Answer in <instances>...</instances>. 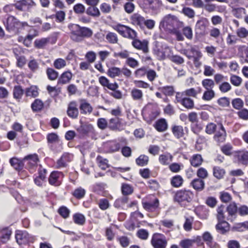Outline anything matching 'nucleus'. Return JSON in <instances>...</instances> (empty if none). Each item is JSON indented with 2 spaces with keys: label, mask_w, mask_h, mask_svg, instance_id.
<instances>
[{
  "label": "nucleus",
  "mask_w": 248,
  "mask_h": 248,
  "mask_svg": "<svg viewBox=\"0 0 248 248\" xmlns=\"http://www.w3.org/2000/svg\"><path fill=\"white\" fill-rule=\"evenodd\" d=\"M124 35V37L128 38L131 39H135L137 37V32L135 31L128 27Z\"/></svg>",
  "instance_id": "obj_62"
},
{
  "label": "nucleus",
  "mask_w": 248,
  "mask_h": 248,
  "mask_svg": "<svg viewBox=\"0 0 248 248\" xmlns=\"http://www.w3.org/2000/svg\"><path fill=\"white\" fill-rule=\"evenodd\" d=\"M232 13L237 18H241L246 14V9L243 7H232Z\"/></svg>",
  "instance_id": "obj_39"
},
{
  "label": "nucleus",
  "mask_w": 248,
  "mask_h": 248,
  "mask_svg": "<svg viewBox=\"0 0 248 248\" xmlns=\"http://www.w3.org/2000/svg\"><path fill=\"white\" fill-rule=\"evenodd\" d=\"M96 160L99 163V167L103 170H105L106 169L108 168V160L107 159L103 158L102 156L98 155L96 158Z\"/></svg>",
  "instance_id": "obj_56"
},
{
  "label": "nucleus",
  "mask_w": 248,
  "mask_h": 248,
  "mask_svg": "<svg viewBox=\"0 0 248 248\" xmlns=\"http://www.w3.org/2000/svg\"><path fill=\"white\" fill-rule=\"evenodd\" d=\"M155 126L158 131L163 132L167 129L168 124L165 119H160L156 121Z\"/></svg>",
  "instance_id": "obj_29"
},
{
  "label": "nucleus",
  "mask_w": 248,
  "mask_h": 248,
  "mask_svg": "<svg viewBox=\"0 0 248 248\" xmlns=\"http://www.w3.org/2000/svg\"><path fill=\"white\" fill-rule=\"evenodd\" d=\"M236 33L237 36L240 38H245L248 36V30L244 27L238 28Z\"/></svg>",
  "instance_id": "obj_64"
},
{
  "label": "nucleus",
  "mask_w": 248,
  "mask_h": 248,
  "mask_svg": "<svg viewBox=\"0 0 248 248\" xmlns=\"http://www.w3.org/2000/svg\"><path fill=\"white\" fill-rule=\"evenodd\" d=\"M239 39L234 35L229 34L226 38V43L228 46L235 45Z\"/></svg>",
  "instance_id": "obj_63"
},
{
  "label": "nucleus",
  "mask_w": 248,
  "mask_h": 248,
  "mask_svg": "<svg viewBox=\"0 0 248 248\" xmlns=\"http://www.w3.org/2000/svg\"><path fill=\"white\" fill-rule=\"evenodd\" d=\"M2 10L5 13L7 14L9 16H12V14L16 12V8L14 4H9L5 5Z\"/></svg>",
  "instance_id": "obj_50"
},
{
  "label": "nucleus",
  "mask_w": 248,
  "mask_h": 248,
  "mask_svg": "<svg viewBox=\"0 0 248 248\" xmlns=\"http://www.w3.org/2000/svg\"><path fill=\"white\" fill-rule=\"evenodd\" d=\"M122 74L120 68L115 66L111 67L108 68L107 71L108 75L111 78H114L116 77H119Z\"/></svg>",
  "instance_id": "obj_37"
},
{
  "label": "nucleus",
  "mask_w": 248,
  "mask_h": 248,
  "mask_svg": "<svg viewBox=\"0 0 248 248\" xmlns=\"http://www.w3.org/2000/svg\"><path fill=\"white\" fill-rule=\"evenodd\" d=\"M215 93L213 90H206L202 95V99L205 101H210L215 97Z\"/></svg>",
  "instance_id": "obj_58"
},
{
  "label": "nucleus",
  "mask_w": 248,
  "mask_h": 248,
  "mask_svg": "<svg viewBox=\"0 0 248 248\" xmlns=\"http://www.w3.org/2000/svg\"><path fill=\"white\" fill-rule=\"evenodd\" d=\"M85 193V190L81 187H79L72 192V195L77 199H81L84 197Z\"/></svg>",
  "instance_id": "obj_42"
},
{
  "label": "nucleus",
  "mask_w": 248,
  "mask_h": 248,
  "mask_svg": "<svg viewBox=\"0 0 248 248\" xmlns=\"http://www.w3.org/2000/svg\"><path fill=\"white\" fill-rule=\"evenodd\" d=\"M70 30V38L74 41L78 42L83 40V38H89L92 36L93 31L87 27H81L78 25L70 24L68 26Z\"/></svg>",
  "instance_id": "obj_2"
},
{
  "label": "nucleus",
  "mask_w": 248,
  "mask_h": 248,
  "mask_svg": "<svg viewBox=\"0 0 248 248\" xmlns=\"http://www.w3.org/2000/svg\"><path fill=\"white\" fill-rule=\"evenodd\" d=\"M230 82L234 86H239L242 82V79L241 77L235 75H232L230 77Z\"/></svg>",
  "instance_id": "obj_53"
},
{
  "label": "nucleus",
  "mask_w": 248,
  "mask_h": 248,
  "mask_svg": "<svg viewBox=\"0 0 248 248\" xmlns=\"http://www.w3.org/2000/svg\"><path fill=\"white\" fill-rule=\"evenodd\" d=\"M133 187L130 185L123 184L121 186V191L123 196H127L133 192Z\"/></svg>",
  "instance_id": "obj_41"
},
{
  "label": "nucleus",
  "mask_w": 248,
  "mask_h": 248,
  "mask_svg": "<svg viewBox=\"0 0 248 248\" xmlns=\"http://www.w3.org/2000/svg\"><path fill=\"white\" fill-rule=\"evenodd\" d=\"M151 200L142 202L144 208L148 211H152L156 209L159 205V201L154 196H151Z\"/></svg>",
  "instance_id": "obj_15"
},
{
  "label": "nucleus",
  "mask_w": 248,
  "mask_h": 248,
  "mask_svg": "<svg viewBox=\"0 0 248 248\" xmlns=\"http://www.w3.org/2000/svg\"><path fill=\"white\" fill-rule=\"evenodd\" d=\"M238 117L243 120H248V109L246 108H242L237 112Z\"/></svg>",
  "instance_id": "obj_60"
},
{
  "label": "nucleus",
  "mask_w": 248,
  "mask_h": 248,
  "mask_svg": "<svg viewBox=\"0 0 248 248\" xmlns=\"http://www.w3.org/2000/svg\"><path fill=\"white\" fill-rule=\"evenodd\" d=\"M176 100L186 108V92H178L176 94Z\"/></svg>",
  "instance_id": "obj_44"
},
{
  "label": "nucleus",
  "mask_w": 248,
  "mask_h": 248,
  "mask_svg": "<svg viewBox=\"0 0 248 248\" xmlns=\"http://www.w3.org/2000/svg\"><path fill=\"white\" fill-rule=\"evenodd\" d=\"M201 237L197 236L194 239H187V248H197L201 244Z\"/></svg>",
  "instance_id": "obj_36"
},
{
  "label": "nucleus",
  "mask_w": 248,
  "mask_h": 248,
  "mask_svg": "<svg viewBox=\"0 0 248 248\" xmlns=\"http://www.w3.org/2000/svg\"><path fill=\"white\" fill-rule=\"evenodd\" d=\"M235 158L237 162L243 165H248V151H238L235 152Z\"/></svg>",
  "instance_id": "obj_13"
},
{
  "label": "nucleus",
  "mask_w": 248,
  "mask_h": 248,
  "mask_svg": "<svg viewBox=\"0 0 248 248\" xmlns=\"http://www.w3.org/2000/svg\"><path fill=\"white\" fill-rule=\"evenodd\" d=\"M232 104L234 108L240 110L244 106L243 101L239 98L233 99L232 101Z\"/></svg>",
  "instance_id": "obj_54"
},
{
  "label": "nucleus",
  "mask_w": 248,
  "mask_h": 248,
  "mask_svg": "<svg viewBox=\"0 0 248 248\" xmlns=\"http://www.w3.org/2000/svg\"><path fill=\"white\" fill-rule=\"evenodd\" d=\"M73 159V155L69 153H64L57 161L58 168L65 167L67 163L70 162Z\"/></svg>",
  "instance_id": "obj_19"
},
{
  "label": "nucleus",
  "mask_w": 248,
  "mask_h": 248,
  "mask_svg": "<svg viewBox=\"0 0 248 248\" xmlns=\"http://www.w3.org/2000/svg\"><path fill=\"white\" fill-rule=\"evenodd\" d=\"M149 161V157L144 155H140L136 159V164L139 166H144L147 165Z\"/></svg>",
  "instance_id": "obj_43"
},
{
  "label": "nucleus",
  "mask_w": 248,
  "mask_h": 248,
  "mask_svg": "<svg viewBox=\"0 0 248 248\" xmlns=\"http://www.w3.org/2000/svg\"><path fill=\"white\" fill-rule=\"evenodd\" d=\"M202 238L211 248H219V246L213 241V237L209 232H205L202 235Z\"/></svg>",
  "instance_id": "obj_21"
},
{
  "label": "nucleus",
  "mask_w": 248,
  "mask_h": 248,
  "mask_svg": "<svg viewBox=\"0 0 248 248\" xmlns=\"http://www.w3.org/2000/svg\"><path fill=\"white\" fill-rule=\"evenodd\" d=\"M216 85H218V89L221 93H226L232 90L230 84L225 81V77L221 74H216L214 77Z\"/></svg>",
  "instance_id": "obj_3"
},
{
  "label": "nucleus",
  "mask_w": 248,
  "mask_h": 248,
  "mask_svg": "<svg viewBox=\"0 0 248 248\" xmlns=\"http://www.w3.org/2000/svg\"><path fill=\"white\" fill-rule=\"evenodd\" d=\"M172 131L173 135L177 138L182 137L184 134L183 127L179 125L174 126L172 129Z\"/></svg>",
  "instance_id": "obj_52"
},
{
  "label": "nucleus",
  "mask_w": 248,
  "mask_h": 248,
  "mask_svg": "<svg viewBox=\"0 0 248 248\" xmlns=\"http://www.w3.org/2000/svg\"><path fill=\"white\" fill-rule=\"evenodd\" d=\"M160 27L174 35L178 41L184 40V36H186V27L175 16L168 15L165 16L161 22Z\"/></svg>",
  "instance_id": "obj_1"
},
{
  "label": "nucleus",
  "mask_w": 248,
  "mask_h": 248,
  "mask_svg": "<svg viewBox=\"0 0 248 248\" xmlns=\"http://www.w3.org/2000/svg\"><path fill=\"white\" fill-rule=\"evenodd\" d=\"M10 163L12 167L17 170H21L24 164L23 159L20 160L16 157L11 158L10 159Z\"/></svg>",
  "instance_id": "obj_25"
},
{
  "label": "nucleus",
  "mask_w": 248,
  "mask_h": 248,
  "mask_svg": "<svg viewBox=\"0 0 248 248\" xmlns=\"http://www.w3.org/2000/svg\"><path fill=\"white\" fill-rule=\"evenodd\" d=\"M79 108L80 112L82 114H91L93 110V107L85 99L80 100Z\"/></svg>",
  "instance_id": "obj_18"
},
{
  "label": "nucleus",
  "mask_w": 248,
  "mask_h": 248,
  "mask_svg": "<svg viewBox=\"0 0 248 248\" xmlns=\"http://www.w3.org/2000/svg\"><path fill=\"white\" fill-rule=\"evenodd\" d=\"M172 156L169 153L162 154L159 155V161L161 164L167 165L172 161Z\"/></svg>",
  "instance_id": "obj_32"
},
{
  "label": "nucleus",
  "mask_w": 248,
  "mask_h": 248,
  "mask_svg": "<svg viewBox=\"0 0 248 248\" xmlns=\"http://www.w3.org/2000/svg\"><path fill=\"white\" fill-rule=\"evenodd\" d=\"M46 74L48 78L51 80H54L58 77V72L51 68H48L46 70Z\"/></svg>",
  "instance_id": "obj_59"
},
{
  "label": "nucleus",
  "mask_w": 248,
  "mask_h": 248,
  "mask_svg": "<svg viewBox=\"0 0 248 248\" xmlns=\"http://www.w3.org/2000/svg\"><path fill=\"white\" fill-rule=\"evenodd\" d=\"M225 174L226 171L223 168L219 166H214L213 168V175L217 179H223Z\"/></svg>",
  "instance_id": "obj_23"
},
{
  "label": "nucleus",
  "mask_w": 248,
  "mask_h": 248,
  "mask_svg": "<svg viewBox=\"0 0 248 248\" xmlns=\"http://www.w3.org/2000/svg\"><path fill=\"white\" fill-rule=\"evenodd\" d=\"M218 124L210 122L207 124L205 128V132L208 135L214 134L217 130Z\"/></svg>",
  "instance_id": "obj_38"
},
{
  "label": "nucleus",
  "mask_w": 248,
  "mask_h": 248,
  "mask_svg": "<svg viewBox=\"0 0 248 248\" xmlns=\"http://www.w3.org/2000/svg\"><path fill=\"white\" fill-rule=\"evenodd\" d=\"M72 78V74L70 71H67L61 74L58 80V84H66L68 83Z\"/></svg>",
  "instance_id": "obj_20"
},
{
  "label": "nucleus",
  "mask_w": 248,
  "mask_h": 248,
  "mask_svg": "<svg viewBox=\"0 0 248 248\" xmlns=\"http://www.w3.org/2000/svg\"><path fill=\"white\" fill-rule=\"evenodd\" d=\"M44 107L43 101L39 99H36L31 105V108L33 112H38Z\"/></svg>",
  "instance_id": "obj_33"
},
{
  "label": "nucleus",
  "mask_w": 248,
  "mask_h": 248,
  "mask_svg": "<svg viewBox=\"0 0 248 248\" xmlns=\"http://www.w3.org/2000/svg\"><path fill=\"white\" fill-rule=\"evenodd\" d=\"M216 229L223 233L229 230V224L225 221L219 219L218 223L216 225Z\"/></svg>",
  "instance_id": "obj_45"
},
{
  "label": "nucleus",
  "mask_w": 248,
  "mask_h": 248,
  "mask_svg": "<svg viewBox=\"0 0 248 248\" xmlns=\"http://www.w3.org/2000/svg\"><path fill=\"white\" fill-rule=\"evenodd\" d=\"M183 182V179L180 175H176L171 179V184L173 187H178L180 186Z\"/></svg>",
  "instance_id": "obj_51"
},
{
  "label": "nucleus",
  "mask_w": 248,
  "mask_h": 248,
  "mask_svg": "<svg viewBox=\"0 0 248 248\" xmlns=\"http://www.w3.org/2000/svg\"><path fill=\"white\" fill-rule=\"evenodd\" d=\"M4 24L9 32H16L19 29V21L13 16H9Z\"/></svg>",
  "instance_id": "obj_7"
},
{
  "label": "nucleus",
  "mask_w": 248,
  "mask_h": 248,
  "mask_svg": "<svg viewBox=\"0 0 248 248\" xmlns=\"http://www.w3.org/2000/svg\"><path fill=\"white\" fill-rule=\"evenodd\" d=\"M48 43L46 38H42L40 39H36L34 41V46L37 48H43Z\"/></svg>",
  "instance_id": "obj_61"
},
{
  "label": "nucleus",
  "mask_w": 248,
  "mask_h": 248,
  "mask_svg": "<svg viewBox=\"0 0 248 248\" xmlns=\"http://www.w3.org/2000/svg\"><path fill=\"white\" fill-rule=\"evenodd\" d=\"M120 124V119L118 117L111 118L109 121L108 127L112 130H117L119 129Z\"/></svg>",
  "instance_id": "obj_31"
},
{
  "label": "nucleus",
  "mask_w": 248,
  "mask_h": 248,
  "mask_svg": "<svg viewBox=\"0 0 248 248\" xmlns=\"http://www.w3.org/2000/svg\"><path fill=\"white\" fill-rule=\"evenodd\" d=\"M207 139L204 136L199 135L198 138L196 140L195 144L196 149L200 151L202 149V145L206 143Z\"/></svg>",
  "instance_id": "obj_35"
},
{
  "label": "nucleus",
  "mask_w": 248,
  "mask_h": 248,
  "mask_svg": "<svg viewBox=\"0 0 248 248\" xmlns=\"http://www.w3.org/2000/svg\"><path fill=\"white\" fill-rule=\"evenodd\" d=\"M202 86L206 90H212L215 85L216 84L215 81L211 79L206 78L203 79L202 82Z\"/></svg>",
  "instance_id": "obj_49"
},
{
  "label": "nucleus",
  "mask_w": 248,
  "mask_h": 248,
  "mask_svg": "<svg viewBox=\"0 0 248 248\" xmlns=\"http://www.w3.org/2000/svg\"><path fill=\"white\" fill-rule=\"evenodd\" d=\"M209 22L206 18H202L197 21L195 25V33L201 36H204L207 33V28Z\"/></svg>",
  "instance_id": "obj_9"
},
{
  "label": "nucleus",
  "mask_w": 248,
  "mask_h": 248,
  "mask_svg": "<svg viewBox=\"0 0 248 248\" xmlns=\"http://www.w3.org/2000/svg\"><path fill=\"white\" fill-rule=\"evenodd\" d=\"M24 164L26 165V167L31 173L35 171L38 167V163L39 161L38 156L34 154L26 156L23 158Z\"/></svg>",
  "instance_id": "obj_4"
},
{
  "label": "nucleus",
  "mask_w": 248,
  "mask_h": 248,
  "mask_svg": "<svg viewBox=\"0 0 248 248\" xmlns=\"http://www.w3.org/2000/svg\"><path fill=\"white\" fill-rule=\"evenodd\" d=\"M86 13L93 16H99L100 15L99 9L95 6L89 7L86 10Z\"/></svg>",
  "instance_id": "obj_55"
},
{
  "label": "nucleus",
  "mask_w": 248,
  "mask_h": 248,
  "mask_svg": "<svg viewBox=\"0 0 248 248\" xmlns=\"http://www.w3.org/2000/svg\"><path fill=\"white\" fill-rule=\"evenodd\" d=\"M131 95L134 100L140 101L142 100V92L138 89L134 88L131 92Z\"/></svg>",
  "instance_id": "obj_40"
},
{
  "label": "nucleus",
  "mask_w": 248,
  "mask_h": 248,
  "mask_svg": "<svg viewBox=\"0 0 248 248\" xmlns=\"http://www.w3.org/2000/svg\"><path fill=\"white\" fill-rule=\"evenodd\" d=\"M190 185L195 190L201 191L204 188V182L202 179L197 178L194 179Z\"/></svg>",
  "instance_id": "obj_27"
},
{
  "label": "nucleus",
  "mask_w": 248,
  "mask_h": 248,
  "mask_svg": "<svg viewBox=\"0 0 248 248\" xmlns=\"http://www.w3.org/2000/svg\"><path fill=\"white\" fill-rule=\"evenodd\" d=\"M12 230L9 228H5L2 229L0 232V239L2 243H6L11 237Z\"/></svg>",
  "instance_id": "obj_22"
},
{
  "label": "nucleus",
  "mask_w": 248,
  "mask_h": 248,
  "mask_svg": "<svg viewBox=\"0 0 248 248\" xmlns=\"http://www.w3.org/2000/svg\"><path fill=\"white\" fill-rule=\"evenodd\" d=\"M226 208L227 211L228 212L229 216H234L237 213H238V208L236 203L234 202L230 203Z\"/></svg>",
  "instance_id": "obj_47"
},
{
  "label": "nucleus",
  "mask_w": 248,
  "mask_h": 248,
  "mask_svg": "<svg viewBox=\"0 0 248 248\" xmlns=\"http://www.w3.org/2000/svg\"><path fill=\"white\" fill-rule=\"evenodd\" d=\"M151 243L154 248H166L168 242L164 234L155 233L152 237Z\"/></svg>",
  "instance_id": "obj_6"
},
{
  "label": "nucleus",
  "mask_w": 248,
  "mask_h": 248,
  "mask_svg": "<svg viewBox=\"0 0 248 248\" xmlns=\"http://www.w3.org/2000/svg\"><path fill=\"white\" fill-rule=\"evenodd\" d=\"M132 46L136 49L141 50L144 53L148 52V41L146 40H140L135 39L132 42Z\"/></svg>",
  "instance_id": "obj_17"
},
{
  "label": "nucleus",
  "mask_w": 248,
  "mask_h": 248,
  "mask_svg": "<svg viewBox=\"0 0 248 248\" xmlns=\"http://www.w3.org/2000/svg\"><path fill=\"white\" fill-rule=\"evenodd\" d=\"M103 148L106 153H112L119 150L120 144L116 140H108L103 143Z\"/></svg>",
  "instance_id": "obj_10"
},
{
  "label": "nucleus",
  "mask_w": 248,
  "mask_h": 248,
  "mask_svg": "<svg viewBox=\"0 0 248 248\" xmlns=\"http://www.w3.org/2000/svg\"><path fill=\"white\" fill-rule=\"evenodd\" d=\"M79 113L78 105L76 101L70 102L68 105L67 109V114L71 118L75 119L78 117Z\"/></svg>",
  "instance_id": "obj_12"
},
{
  "label": "nucleus",
  "mask_w": 248,
  "mask_h": 248,
  "mask_svg": "<svg viewBox=\"0 0 248 248\" xmlns=\"http://www.w3.org/2000/svg\"><path fill=\"white\" fill-rule=\"evenodd\" d=\"M175 201L179 202L181 205L185 206V202L186 200V190H180L178 191L175 195Z\"/></svg>",
  "instance_id": "obj_24"
},
{
  "label": "nucleus",
  "mask_w": 248,
  "mask_h": 248,
  "mask_svg": "<svg viewBox=\"0 0 248 248\" xmlns=\"http://www.w3.org/2000/svg\"><path fill=\"white\" fill-rule=\"evenodd\" d=\"M221 152L227 156H231L233 154V146L230 143H227L220 148Z\"/></svg>",
  "instance_id": "obj_30"
},
{
  "label": "nucleus",
  "mask_w": 248,
  "mask_h": 248,
  "mask_svg": "<svg viewBox=\"0 0 248 248\" xmlns=\"http://www.w3.org/2000/svg\"><path fill=\"white\" fill-rule=\"evenodd\" d=\"M195 213L199 217H206L208 215V211L206 208L200 206L195 209Z\"/></svg>",
  "instance_id": "obj_57"
},
{
  "label": "nucleus",
  "mask_w": 248,
  "mask_h": 248,
  "mask_svg": "<svg viewBox=\"0 0 248 248\" xmlns=\"http://www.w3.org/2000/svg\"><path fill=\"white\" fill-rule=\"evenodd\" d=\"M131 23L134 25L139 27L141 29H144L145 27V18L140 15L134 14L130 18Z\"/></svg>",
  "instance_id": "obj_16"
},
{
  "label": "nucleus",
  "mask_w": 248,
  "mask_h": 248,
  "mask_svg": "<svg viewBox=\"0 0 248 248\" xmlns=\"http://www.w3.org/2000/svg\"><path fill=\"white\" fill-rule=\"evenodd\" d=\"M191 165L195 167L200 166L203 162L202 155L200 154L194 155L190 159Z\"/></svg>",
  "instance_id": "obj_28"
},
{
  "label": "nucleus",
  "mask_w": 248,
  "mask_h": 248,
  "mask_svg": "<svg viewBox=\"0 0 248 248\" xmlns=\"http://www.w3.org/2000/svg\"><path fill=\"white\" fill-rule=\"evenodd\" d=\"M106 39L110 44H116L118 42L117 35L112 32L108 31L106 35Z\"/></svg>",
  "instance_id": "obj_46"
},
{
  "label": "nucleus",
  "mask_w": 248,
  "mask_h": 248,
  "mask_svg": "<svg viewBox=\"0 0 248 248\" xmlns=\"http://www.w3.org/2000/svg\"><path fill=\"white\" fill-rule=\"evenodd\" d=\"M46 170L43 168L41 165H39L37 174L33 176L34 182L37 186H43V184L46 181Z\"/></svg>",
  "instance_id": "obj_8"
},
{
  "label": "nucleus",
  "mask_w": 248,
  "mask_h": 248,
  "mask_svg": "<svg viewBox=\"0 0 248 248\" xmlns=\"http://www.w3.org/2000/svg\"><path fill=\"white\" fill-rule=\"evenodd\" d=\"M62 173L58 171H52L48 178V182L50 185L55 186H60L61 184V178Z\"/></svg>",
  "instance_id": "obj_14"
},
{
  "label": "nucleus",
  "mask_w": 248,
  "mask_h": 248,
  "mask_svg": "<svg viewBox=\"0 0 248 248\" xmlns=\"http://www.w3.org/2000/svg\"><path fill=\"white\" fill-rule=\"evenodd\" d=\"M15 238L19 245L25 244L31 241V237L26 231H16Z\"/></svg>",
  "instance_id": "obj_11"
},
{
  "label": "nucleus",
  "mask_w": 248,
  "mask_h": 248,
  "mask_svg": "<svg viewBox=\"0 0 248 248\" xmlns=\"http://www.w3.org/2000/svg\"><path fill=\"white\" fill-rule=\"evenodd\" d=\"M93 129L91 124H81L78 129L77 131L82 135H85L90 132Z\"/></svg>",
  "instance_id": "obj_48"
},
{
  "label": "nucleus",
  "mask_w": 248,
  "mask_h": 248,
  "mask_svg": "<svg viewBox=\"0 0 248 248\" xmlns=\"http://www.w3.org/2000/svg\"><path fill=\"white\" fill-rule=\"evenodd\" d=\"M38 90V89L36 86H31L30 87L26 89L25 91V95L27 97L35 98L39 94Z\"/></svg>",
  "instance_id": "obj_26"
},
{
  "label": "nucleus",
  "mask_w": 248,
  "mask_h": 248,
  "mask_svg": "<svg viewBox=\"0 0 248 248\" xmlns=\"http://www.w3.org/2000/svg\"><path fill=\"white\" fill-rule=\"evenodd\" d=\"M24 91L20 85L14 86L13 89V96L16 100H20L24 94Z\"/></svg>",
  "instance_id": "obj_34"
},
{
  "label": "nucleus",
  "mask_w": 248,
  "mask_h": 248,
  "mask_svg": "<svg viewBox=\"0 0 248 248\" xmlns=\"http://www.w3.org/2000/svg\"><path fill=\"white\" fill-rule=\"evenodd\" d=\"M227 132L222 123L218 124V128L214 134L213 140L217 145L220 146L224 143L227 138Z\"/></svg>",
  "instance_id": "obj_5"
}]
</instances>
